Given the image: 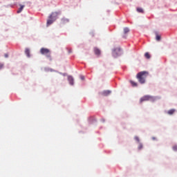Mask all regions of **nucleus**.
Masks as SVG:
<instances>
[{
	"mask_svg": "<svg viewBox=\"0 0 177 177\" xmlns=\"http://www.w3.org/2000/svg\"><path fill=\"white\" fill-rule=\"evenodd\" d=\"M80 80H85V77L84 75H80Z\"/></svg>",
	"mask_w": 177,
	"mask_h": 177,
	"instance_id": "412c9836",
	"label": "nucleus"
},
{
	"mask_svg": "<svg viewBox=\"0 0 177 177\" xmlns=\"http://www.w3.org/2000/svg\"><path fill=\"white\" fill-rule=\"evenodd\" d=\"M173 113H175V109H170L168 111V114L172 115Z\"/></svg>",
	"mask_w": 177,
	"mask_h": 177,
	"instance_id": "f3484780",
	"label": "nucleus"
},
{
	"mask_svg": "<svg viewBox=\"0 0 177 177\" xmlns=\"http://www.w3.org/2000/svg\"><path fill=\"white\" fill-rule=\"evenodd\" d=\"M142 148H143V145L142 143H140L138 146V150H142Z\"/></svg>",
	"mask_w": 177,
	"mask_h": 177,
	"instance_id": "a211bd4d",
	"label": "nucleus"
},
{
	"mask_svg": "<svg viewBox=\"0 0 177 177\" xmlns=\"http://www.w3.org/2000/svg\"><path fill=\"white\" fill-rule=\"evenodd\" d=\"M173 150H174V151H177V145H174L173 147Z\"/></svg>",
	"mask_w": 177,
	"mask_h": 177,
	"instance_id": "6ab92c4d",
	"label": "nucleus"
},
{
	"mask_svg": "<svg viewBox=\"0 0 177 177\" xmlns=\"http://www.w3.org/2000/svg\"><path fill=\"white\" fill-rule=\"evenodd\" d=\"M20 8L19 10L17 11V13H21L23 12V10L24 9V5L19 4Z\"/></svg>",
	"mask_w": 177,
	"mask_h": 177,
	"instance_id": "6e6552de",
	"label": "nucleus"
},
{
	"mask_svg": "<svg viewBox=\"0 0 177 177\" xmlns=\"http://www.w3.org/2000/svg\"><path fill=\"white\" fill-rule=\"evenodd\" d=\"M68 81L70 85H74V77H73V76H68Z\"/></svg>",
	"mask_w": 177,
	"mask_h": 177,
	"instance_id": "423d86ee",
	"label": "nucleus"
},
{
	"mask_svg": "<svg viewBox=\"0 0 177 177\" xmlns=\"http://www.w3.org/2000/svg\"><path fill=\"white\" fill-rule=\"evenodd\" d=\"M156 41H161V36H160L157 32H156Z\"/></svg>",
	"mask_w": 177,
	"mask_h": 177,
	"instance_id": "f8f14e48",
	"label": "nucleus"
},
{
	"mask_svg": "<svg viewBox=\"0 0 177 177\" xmlns=\"http://www.w3.org/2000/svg\"><path fill=\"white\" fill-rule=\"evenodd\" d=\"M40 53L41 55H45L47 59H48L50 61L52 60V57L50 56V50L49 49L41 48L40 49Z\"/></svg>",
	"mask_w": 177,
	"mask_h": 177,
	"instance_id": "f03ea898",
	"label": "nucleus"
},
{
	"mask_svg": "<svg viewBox=\"0 0 177 177\" xmlns=\"http://www.w3.org/2000/svg\"><path fill=\"white\" fill-rule=\"evenodd\" d=\"M4 57H6V58H8V57H9V55H8V54H5V55H4Z\"/></svg>",
	"mask_w": 177,
	"mask_h": 177,
	"instance_id": "393cba45",
	"label": "nucleus"
},
{
	"mask_svg": "<svg viewBox=\"0 0 177 177\" xmlns=\"http://www.w3.org/2000/svg\"><path fill=\"white\" fill-rule=\"evenodd\" d=\"M59 15H62V11L52 12L51 15H49L48 19L47 20V26L53 24V23L57 20V16Z\"/></svg>",
	"mask_w": 177,
	"mask_h": 177,
	"instance_id": "f257e3e1",
	"label": "nucleus"
},
{
	"mask_svg": "<svg viewBox=\"0 0 177 177\" xmlns=\"http://www.w3.org/2000/svg\"><path fill=\"white\" fill-rule=\"evenodd\" d=\"M137 12H138V13H143V12H144L143 8H137Z\"/></svg>",
	"mask_w": 177,
	"mask_h": 177,
	"instance_id": "ddd939ff",
	"label": "nucleus"
},
{
	"mask_svg": "<svg viewBox=\"0 0 177 177\" xmlns=\"http://www.w3.org/2000/svg\"><path fill=\"white\" fill-rule=\"evenodd\" d=\"M59 74H61V75H64V77H66V73H59Z\"/></svg>",
	"mask_w": 177,
	"mask_h": 177,
	"instance_id": "b1692460",
	"label": "nucleus"
},
{
	"mask_svg": "<svg viewBox=\"0 0 177 177\" xmlns=\"http://www.w3.org/2000/svg\"><path fill=\"white\" fill-rule=\"evenodd\" d=\"M90 121H96V120L93 118H90Z\"/></svg>",
	"mask_w": 177,
	"mask_h": 177,
	"instance_id": "4be33fe9",
	"label": "nucleus"
},
{
	"mask_svg": "<svg viewBox=\"0 0 177 177\" xmlns=\"http://www.w3.org/2000/svg\"><path fill=\"white\" fill-rule=\"evenodd\" d=\"M94 52L95 55H97V56H99V55H100V50H99V48H94Z\"/></svg>",
	"mask_w": 177,
	"mask_h": 177,
	"instance_id": "9d476101",
	"label": "nucleus"
},
{
	"mask_svg": "<svg viewBox=\"0 0 177 177\" xmlns=\"http://www.w3.org/2000/svg\"><path fill=\"white\" fill-rule=\"evenodd\" d=\"M50 71H53V69H50Z\"/></svg>",
	"mask_w": 177,
	"mask_h": 177,
	"instance_id": "cd10ccee",
	"label": "nucleus"
},
{
	"mask_svg": "<svg viewBox=\"0 0 177 177\" xmlns=\"http://www.w3.org/2000/svg\"><path fill=\"white\" fill-rule=\"evenodd\" d=\"M111 93V91L107 90V91H104L102 92V95H104V96H108V95H110Z\"/></svg>",
	"mask_w": 177,
	"mask_h": 177,
	"instance_id": "1a4fd4ad",
	"label": "nucleus"
},
{
	"mask_svg": "<svg viewBox=\"0 0 177 177\" xmlns=\"http://www.w3.org/2000/svg\"><path fill=\"white\" fill-rule=\"evenodd\" d=\"M134 139L139 143V142H140L139 137L136 136Z\"/></svg>",
	"mask_w": 177,
	"mask_h": 177,
	"instance_id": "aec40b11",
	"label": "nucleus"
},
{
	"mask_svg": "<svg viewBox=\"0 0 177 177\" xmlns=\"http://www.w3.org/2000/svg\"><path fill=\"white\" fill-rule=\"evenodd\" d=\"M70 22V19L66 18V17H63L61 19V23L62 24H66L67 23Z\"/></svg>",
	"mask_w": 177,
	"mask_h": 177,
	"instance_id": "0eeeda50",
	"label": "nucleus"
},
{
	"mask_svg": "<svg viewBox=\"0 0 177 177\" xmlns=\"http://www.w3.org/2000/svg\"><path fill=\"white\" fill-rule=\"evenodd\" d=\"M25 53H26L27 57H30V49L26 48Z\"/></svg>",
	"mask_w": 177,
	"mask_h": 177,
	"instance_id": "9b49d317",
	"label": "nucleus"
},
{
	"mask_svg": "<svg viewBox=\"0 0 177 177\" xmlns=\"http://www.w3.org/2000/svg\"><path fill=\"white\" fill-rule=\"evenodd\" d=\"M145 74H147V72L142 71V72H139L137 74V78H138L139 82L141 84H145V82H146V80L143 77V75H145Z\"/></svg>",
	"mask_w": 177,
	"mask_h": 177,
	"instance_id": "7ed1b4c3",
	"label": "nucleus"
},
{
	"mask_svg": "<svg viewBox=\"0 0 177 177\" xmlns=\"http://www.w3.org/2000/svg\"><path fill=\"white\" fill-rule=\"evenodd\" d=\"M132 86H138V83L133 82V81H130Z\"/></svg>",
	"mask_w": 177,
	"mask_h": 177,
	"instance_id": "2eb2a0df",
	"label": "nucleus"
},
{
	"mask_svg": "<svg viewBox=\"0 0 177 177\" xmlns=\"http://www.w3.org/2000/svg\"><path fill=\"white\" fill-rule=\"evenodd\" d=\"M152 140H156V137H153V138H152Z\"/></svg>",
	"mask_w": 177,
	"mask_h": 177,
	"instance_id": "bb28decb",
	"label": "nucleus"
},
{
	"mask_svg": "<svg viewBox=\"0 0 177 177\" xmlns=\"http://www.w3.org/2000/svg\"><path fill=\"white\" fill-rule=\"evenodd\" d=\"M146 100H150L151 102H155L157 100V97H153L150 95H145L140 98V102H145Z\"/></svg>",
	"mask_w": 177,
	"mask_h": 177,
	"instance_id": "39448f33",
	"label": "nucleus"
},
{
	"mask_svg": "<svg viewBox=\"0 0 177 177\" xmlns=\"http://www.w3.org/2000/svg\"><path fill=\"white\" fill-rule=\"evenodd\" d=\"M3 67V64H0V70H1Z\"/></svg>",
	"mask_w": 177,
	"mask_h": 177,
	"instance_id": "5701e85b",
	"label": "nucleus"
},
{
	"mask_svg": "<svg viewBox=\"0 0 177 177\" xmlns=\"http://www.w3.org/2000/svg\"><path fill=\"white\" fill-rule=\"evenodd\" d=\"M112 55L114 57H118L122 55V50L121 48H116L112 50Z\"/></svg>",
	"mask_w": 177,
	"mask_h": 177,
	"instance_id": "20e7f679",
	"label": "nucleus"
},
{
	"mask_svg": "<svg viewBox=\"0 0 177 177\" xmlns=\"http://www.w3.org/2000/svg\"><path fill=\"white\" fill-rule=\"evenodd\" d=\"M145 56L146 59H150V57H151L150 54L149 53H146L145 54Z\"/></svg>",
	"mask_w": 177,
	"mask_h": 177,
	"instance_id": "dca6fc26",
	"label": "nucleus"
},
{
	"mask_svg": "<svg viewBox=\"0 0 177 177\" xmlns=\"http://www.w3.org/2000/svg\"><path fill=\"white\" fill-rule=\"evenodd\" d=\"M129 31V28H124V34H128Z\"/></svg>",
	"mask_w": 177,
	"mask_h": 177,
	"instance_id": "4468645a",
	"label": "nucleus"
},
{
	"mask_svg": "<svg viewBox=\"0 0 177 177\" xmlns=\"http://www.w3.org/2000/svg\"><path fill=\"white\" fill-rule=\"evenodd\" d=\"M101 121H102V122H104L105 120H104V119L102 118V119H101Z\"/></svg>",
	"mask_w": 177,
	"mask_h": 177,
	"instance_id": "a878e982",
	"label": "nucleus"
}]
</instances>
